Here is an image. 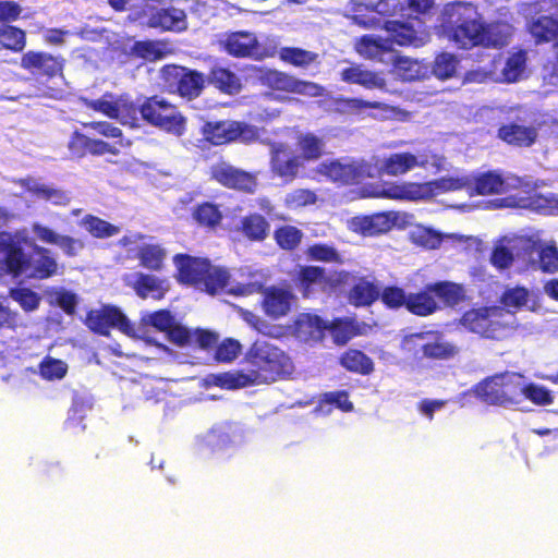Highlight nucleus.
Returning <instances> with one entry per match:
<instances>
[{"label": "nucleus", "instance_id": "1", "mask_svg": "<svg viewBox=\"0 0 558 558\" xmlns=\"http://www.w3.org/2000/svg\"><path fill=\"white\" fill-rule=\"evenodd\" d=\"M439 31L460 49L497 46L494 27L487 24L477 5L469 1H452L444 5L439 15Z\"/></svg>", "mask_w": 558, "mask_h": 558}, {"label": "nucleus", "instance_id": "2", "mask_svg": "<svg viewBox=\"0 0 558 558\" xmlns=\"http://www.w3.org/2000/svg\"><path fill=\"white\" fill-rule=\"evenodd\" d=\"M460 325L478 337L493 341H504L518 328L517 317L498 305H484L465 311L460 317Z\"/></svg>", "mask_w": 558, "mask_h": 558}, {"label": "nucleus", "instance_id": "3", "mask_svg": "<svg viewBox=\"0 0 558 558\" xmlns=\"http://www.w3.org/2000/svg\"><path fill=\"white\" fill-rule=\"evenodd\" d=\"M244 361L257 385H267L292 374L294 364L281 348L256 340L247 349Z\"/></svg>", "mask_w": 558, "mask_h": 558}, {"label": "nucleus", "instance_id": "4", "mask_svg": "<svg viewBox=\"0 0 558 558\" xmlns=\"http://www.w3.org/2000/svg\"><path fill=\"white\" fill-rule=\"evenodd\" d=\"M159 78L168 94L189 101L198 98L207 84L203 72L175 63L162 65L159 70Z\"/></svg>", "mask_w": 558, "mask_h": 558}, {"label": "nucleus", "instance_id": "5", "mask_svg": "<svg viewBox=\"0 0 558 558\" xmlns=\"http://www.w3.org/2000/svg\"><path fill=\"white\" fill-rule=\"evenodd\" d=\"M350 272L335 270L327 272L324 267L304 265L300 266L293 282L304 299L313 298L318 293H331L339 287L348 283Z\"/></svg>", "mask_w": 558, "mask_h": 558}, {"label": "nucleus", "instance_id": "6", "mask_svg": "<svg viewBox=\"0 0 558 558\" xmlns=\"http://www.w3.org/2000/svg\"><path fill=\"white\" fill-rule=\"evenodd\" d=\"M142 120L177 136L186 129V119L178 107L158 95L146 97L142 102Z\"/></svg>", "mask_w": 558, "mask_h": 558}, {"label": "nucleus", "instance_id": "7", "mask_svg": "<svg viewBox=\"0 0 558 558\" xmlns=\"http://www.w3.org/2000/svg\"><path fill=\"white\" fill-rule=\"evenodd\" d=\"M202 135L214 146L236 141L250 144L259 138V132L255 125L234 120L207 121L202 126Z\"/></svg>", "mask_w": 558, "mask_h": 558}, {"label": "nucleus", "instance_id": "8", "mask_svg": "<svg viewBox=\"0 0 558 558\" xmlns=\"http://www.w3.org/2000/svg\"><path fill=\"white\" fill-rule=\"evenodd\" d=\"M26 236L9 231L0 232V267L13 278L26 275L32 267V256L25 252Z\"/></svg>", "mask_w": 558, "mask_h": 558}, {"label": "nucleus", "instance_id": "9", "mask_svg": "<svg viewBox=\"0 0 558 558\" xmlns=\"http://www.w3.org/2000/svg\"><path fill=\"white\" fill-rule=\"evenodd\" d=\"M85 326L95 335L108 337L111 329L126 336H134L135 329L128 316L116 305L104 304L89 310L84 319Z\"/></svg>", "mask_w": 558, "mask_h": 558}, {"label": "nucleus", "instance_id": "10", "mask_svg": "<svg viewBox=\"0 0 558 558\" xmlns=\"http://www.w3.org/2000/svg\"><path fill=\"white\" fill-rule=\"evenodd\" d=\"M315 172L341 186L357 185L372 178V166L366 161L343 163L339 159L320 162Z\"/></svg>", "mask_w": 558, "mask_h": 558}, {"label": "nucleus", "instance_id": "11", "mask_svg": "<svg viewBox=\"0 0 558 558\" xmlns=\"http://www.w3.org/2000/svg\"><path fill=\"white\" fill-rule=\"evenodd\" d=\"M442 162L444 157L433 151H423L417 155L410 151L393 153L383 159L379 172L390 177H399L416 167H435L440 169Z\"/></svg>", "mask_w": 558, "mask_h": 558}, {"label": "nucleus", "instance_id": "12", "mask_svg": "<svg viewBox=\"0 0 558 558\" xmlns=\"http://www.w3.org/2000/svg\"><path fill=\"white\" fill-rule=\"evenodd\" d=\"M424 189L421 182H381L362 186L360 196L362 198L417 202L425 199Z\"/></svg>", "mask_w": 558, "mask_h": 558}, {"label": "nucleus", "instance_id": "13", "mask_svg": "<svg viewBox=\"0 0 558 558\" xmlns=\"http://www.w3.org/2000/svg\"><path fill=\"white\" fill-rule=\"evenodd\" d=\"M209 178L228 190L244 194H254L258 187L257 173L236 168L226 161L213 165Z\"/></svg>", "mask_w": 558, "mask_h": 558}, {"label": "nucleus", "instance_id": "14", "mask_svg": "<svg viewBox=\"0 0 558 558\" xmlns=\"http://www.w3.org/2000/svg\"><path fill=\"white\" fill-rule=\"evenodd\" d=\"M20 65L29 74L49 81L63 74L65 59L47 51L28 50L22 54Z\"/></svg>", "mask_w": 558, "mask_h": 558}, {"label": "nucleus", "instance_id": "15", "mask_svg": "<svg viewBox=\"0 0 558 558\" xmlns=\"http://www.w3.org/2000/svg\"><path fill=\"white\" fill-rule=\"evenodd\" d=\"M218 45L227 54L240 59L257 57L260 48L256 34L250 31L227 32Z\"/></svg>", "mask_w": 558, "mask_h": 558}, {"label": "nucleus", "instance_id": "16", "mask_svg": "<svg viewBox=\"0 0 558 558\" xmlns=\"http://www.w3.org/2000/svg\"><path fill=\"white\" fill-rule=\"evenodd\" d=\"M303 160L295 155L284 143H276L270 149V170L282 179L284 183H291L299 175Z\"/></svg>", "mask_w": 558, "mask_h": 558}, {"label": "nucleus", "instance_id": "17", "mask_svg": "<svg viewBox=\"0 0 558 558\" xmlns=\"http://www.w3.org/2000/svg\"><path fill=\"white\" fill-rule=\"evenodd\" d=\"M384 28L389 34V43L399 46L416 45L421 40L420 34L425 33L424 21L418 16L385 21Z\"/></svg>", "mask_w": 558, "mask_h": 558}, {"label": "nucleus", "instance_id": "18", "mask_svg": "<svg viewBox=\"0 0 558 558\" xmlns=\"http://www.w3.org/2000/svg\"><path fill=\"white\" fill-rule=\"evenodd\" d=\"M295 301L290 289L270 286L263 291L262 307L266 316L279 319L290 313Z\"/></svg>", "mask_w": 558, "mask_h": 558}, {"label": "nucleus", "instance_id": "19", "mask_svg": "<svg viewBox=\"0 0 558 558\" xmlns=\"http://www.w3.org/2000/svg\"><path fill=\"white\" fill-rule=\"evenodd\" d=\"M175 278L180 283L201 287V279L208 271L209 259L180 253L173 256Z\"/></svg>", "mask_w": 558, "mask_h": 558}, {"label": "nucleus", "instance_id": "20", "mask_svg": "<svg viewBox=\"0 0 558 558\" xmlns=\"http://www.w3.org/2000/svg\"><path fill=\"white\" fill-rule=\"evenodd\" d=\"M377 7L383 15L410 20L427 13L434 7V0H381Z\"/></svg>", "mask_w": 558, "mask_h": 558}, {"label": "nucleus", "instance_id": "21", "mask_svg": "<svg viewBox=\"0 0 558 558\" xmlns=\"http://www.w3.org/2000/svg\"><path fill=\"white\" fill-rule=\"evenodd\" d=\"M507 191V182L497 171H485L471 174L470 196L498 195Z\"/></svg>", "mask_w": 558, "mask_h": 558}, {"label": "nucleus", "instance_id": "22", "mask_svg": "<svg viewBox=\"0 0 558 558\" xmlns=\"http://www.w3.org/2000/svg\"><path fill=\"white\" fill-rule=\"evenodd\" d=\"M499 140L514 147H531L538 137L537 129L514 122L502 124L497 132Z\"/></svg>", "mask_w": 558, "mask_h": 558}, {"label": "nucleus", "instance_id": "23", "mask_svg": "<svg viewBox=\"0 0 558 558\" xmlns=\"http://www.w3.org/2000/svg\"><path fill=\"white\" fill-rule=\"evenodd\" d=\"M17 183L33 196L46 202H50L56 206H68L71 202V197L65 191L47 184L38 183L32 178L20 179Z\"/></svg>", "mask_w": 558, "mask_h": 558}, {"label": "nucleus", "instance_id": "24", "mask_svg": "<svg viewBox=\"0 0 558 558\" xmlns=\"http://www.w3.org/2000/svg\"><path fill=\"white\" fill-rule=\"evenodd\" d=\"M440 308L435 300L432 283H427L417 292L408 294L407 311L415 316L426 317Z\"/></svg>", "mask_w": 558, "mask_h": 558}, {"label": "nucleus", "instance_id": "25", "mask_svg": "<svg viewBox=\"0 0 558 558\" xmlns=\"http://www.w3.org/2000/svg\"><path fill=\"white\" fill-rule=\"evenodd\" d=\"M132 288L138 298L154 300H162L169 290L166 279L144 272L136 274Z\"/></svg>", "mask_w": 558, "mask_h": 558}, {"label": "nucleus", "instance_id": "26", "mask_svg": "<svg viewBox=\"0 0 558 558\" xmlns=\"http://www.w3.org/2000/svg\"><path fill=\"white\" fill-rule=\"evenodd\" d=\"M239 232L251 242H264L270 234V223L265 216L250 213L240 220Z\"/></svg>", "mask_w": 558, "mask_h": 558}, {"label": "nucleus", "instance_id": "27", "mask_svg": "<svg viewBox=\"0 0 558 558\" xmlns=\"http://www.w3.org/2000/svg\"><path fill=\"white\" fill-rule=\"evenodd\" d=\"M341 80L348 84H357L367 89L386 88V80L377 72L368 71L360 64L345 68L340 73Z\"/></svg>", "mask_w": 558, "mask_h": 558}, {"label": "nucleus", "instance_id": "28", "mask_svg": "<svg viewBox=\"0 0 558 558\" xmlns=\"http://www.w3.org/2000/svg\"><path fill=\"white\" fill-rule=\"evenodd\" d=\"M379 299V287L361 277L348 292V301L354 307H369Z\"/></svg>", "mask_w": 558, "mask_h": 558}, {"label": "nucleus", "instance_id": "29", "mask_svg": "<svg viewBox=\"0 0 558 558\" xmlns=\"http://www.w3.org/2000/svg\"><path fill=\"white\" fill-rule=\"evenodd\" d=\"M425 199L435 196L438 193L453 192L464 190L469 193L471 189V174L442 177L429 182H423Z\"/></svg>", "mask_w": 558, "mask_h": 558}, {"label": "nucleus", "instance_id": "30", "mask_svg": "<svg viewBox=\"0 0 558 558\" xmlns=\"http://www.w3.org/2000/svg\"><path fill=\"white\" fill-rule=\"evenodd\" d=\"M292 328L296 338L307 341L319 339L326 326L318 315L301 313L295 317Z\"/></svg>", "mask_w": 558, "mask_h": 558}, {"label": "nucleus", "instance_id": "31", "mask_svg": "<svg viewBox=\"0 0 558 558\" xmlns=\"http://www.w3.org/2000/svg\"><path fill=\"white\" fill-rule=\"evenodd\" d=\"M529 33L535 44H547L557 40L558 43V19L542 15L531 21L527 26ZM555 46L558 48L557 44ZM558 50L556 51V53Z\"/></svg>", "mask_w": 558, "mask_h": 558}, {"label": "nucleus", "instance_id": "32", "mask_svg": "<svg viewBox=\"0 0 558 558\" xmlns=\"http://www.w3.org/2000/svg\"><path fill=\"white\" fill-rule=\"evenodd\" d=\"M435 300L446 307H454L466 300V291L462 283L442 280L432 282Z\"/></svg>", "mask_w": 558, "mask_h": 558}, {"label": "nucleus", "instance_id": "33", "mask_svg": "<svg viewBox=\"0 0 558 558\" xmlns=\"http://www.w3.org/2000/svg\"><path fill=\"white\" fill-rule=\"evenodd\" d=\"M396 216L392 213L381 211L369 216H363L359 221V229L362 234L375 236L387 233L395 225Z\"/></svg>", "mask_w": 558, "mask_h": 558}, {"label": "nucleus", "instance_id": "34", "mask_svg": "<svg viewBox=\"0 0 558 558\" xmlns=\"http://www.w3.org/2000/svg\"><path fill=\"white\" fill-rule=\"evenodd\" d=\"M33 253L38 257L34 263L32 262V267L26 274L29 278L41 280L57 274L58 264L48 248L34 244Z\"/></svg>", "mask_w": 558, "mask_h": 558}, {"label": "nucleus", "instance_id": "35", "mask_svg": "<svg viewBox=\"0 0 558 558\" xmlns=\"http://www.w3.org/2000/svg\"><path fill=\"white\" fill-rule=\"evenodd\" d=\"M500 374L487 377L473 387L477 399L489 405L504 407Z\"/></svg>", "mask_w": 558, "mask_h": 558}, {"label": "nucleus", "instance_id": "36", "mask_svg": "<svg viewBox=\"0 0 558 558\" xmlns=\"http://www.w3.org/2000/svg\"><path fill=\"white\" fill-rule=\"evenodd\" d=\"M184 16L183 11L174 8L158 9L150 13L147 25L161 31L181 29Z\"/></svg>", "mask_w": 558, "mask_h": 558}, {"label": "nucleus", "instance_id": "37", "mask_svg": "<svg viewBox=\"0 0 558 558\" xmlns=\"http://www.w3.org/2000/svg\"><path fill=\"white\" fill-rule=\"evenodd\" d=\"M339 364L348 372L369 375L374 372V362L363 351L348 349L339 357Z\"/></svg>", "mask_w": 558, "mask_h": 558}, {"label": "nucleus", "instance_id": "38", "mask_svg": "<svg viewBox=\"0 0 558 558\" xmlns=\"http://www.w3.org/2000/svg\"><path fill=\"white\" fill-rule=\"evenodd\" d=\"M211 383L221 389L228 390L257 386L250 369L247 372L234 371L214 374L211 375Z\"/></svg>", "mask_w": 558, "mask_h": 558}, {"label": "nucleus", "instance_id": "39", "mask_svg": "<svg viewBox=\"0 0 558 558\" xmlns=\"http://www.w3.org/2000/svg\"><path fill=\"white\" fill-rule=\"evenodd\" d=\"M355 51L365 59H379L384 53L391 50L388 39L373 35H363L356 39Z\"/></svg>", "mask_w": 558, "mask_h": 558}, {"label": "nucleus", "instance_id": "40", "mask_svg": "<svg viewBox=\"0 0 558 558\" xmlns=\"http://www.w3.org/2000/svg\"><path fill=\"white\" fill-rule=\"evenodd\" d=\"M207 83L214 85L225 94H235L241 89L239 77L231 70L222 66H214L206 75Z\"/></svg>", "mask_w": 558, "mask_h": 558}, {"label": "nucleus", "instance_id": "41", "mask_svg": "<svg viewBox=\"0 0 558 558\" xmlns=\"http://www.w3.org/2000/svg\"><path fill=\"white\" fill-rule=\"evenodd\" d=\"M136 257L142 267L159 271L163 267L167 251L160 244L145 243L138 247Z\"/></svg>", "mask_w": 558, "mask_h": 558}, {"label": "nucleus", "instance_id": "42", "mask_svg": "<svg viewBox=\"0 0 558 558\" xmlns=\"http://www.w3.org/2000/svg\"><path fill=\"white\" fill-rule=\"evenodd\" d=\"M393 72L402 82H414L425 77L426 68L409 57H396Z\"/></svg>", "mask_w": 558, "mask_h": 558}, {"label": "nucleus", "instance_id": "43", "mask_svg": "<svg viewBox=\"0 0 558 558\" xmlns=\"http://www.w3.org/2000/svg\"><path fill=\"white\" fill-rule=\"evenodd\" d=\"M192 217L201 227L211 230L220 226L223 219L219 205L211 202H203L195 206Z\"/></svg>", "mask_w": 558, "mask_h": 558}, {"label": "nucleus", "instance_id": "44", "mask_svg": "<svg viewBox=\"0 0 558 558\" xmlns=\"http://www.w3.org/2000/svg\"><path fill=\"white\" fill-rule=\"evenodd\" d=\"M504 407L519 404L523 398L524 383L518 374H500Z\"/></svg>", "mask_w": 558, "mask_h": 558}, {"label": "nucleus", "instance_id": "45", "mask_svg": "<svg viewBox=\"0 0 558 558\" xmlns=\"http://www.w3.org/2000/svg\"><path fill=\"white\" fill-rule=\"evenodd\" d=\"M332 106L335 111L340 114H359L366 109H381L384 104L362 98L338 96L332 99Z\"/></svg>", "mask_w": 558, "mask_h": 558}, {"label": "nucleus", "instance_id": "46", "mask_svg": "<svg viewBox=\"0 0 558 558\" xmlns=\"http://www.w3.org/2000/svg\"><path fill=\"white\" fill-rule=\"evenodd\" d=\"M80 225L96 239H108L120 233V227L92 214L85 215Z\"/></svg>", "mask_w": 558, "mask_h": 558}, {"label": "nucleus", "instance_id": "47", "mask_svg": "<svg viewBox=\"0 0 558 558\" xmlns=\"http://www.w3.org/2000/svg\"><path fill=\"white\" fill-rule=\"evenodd\" d=\"M298 147L303 161L318 160L325 154V141L310 132L298 137Z\"/></svg>", "mask_w": 558, "mask_h": 558}, {"label": "nucleus", "instance_id": "48", "mask_svg": "<svg viewBox=\"0 0 558 558\" xmlns=\"http://www.w3.org/2000/svg\"><path fill=\"white\" fill-rule=\"evenodd\" d=\"M26 32L11 24L0 25V46L12 52H22L26 47Z\"/></svg>", "mask_w": 558, "mask_h": 558}, {"label": "nucleus", "instance_id": "49", "mask_svg": "<svg viewBox=\"0 0 558 558\" xmlns=\"http://www.w3.org/2000/svg\"><path fill=\"white\" fill-rule=\"evenodd\" d=\"M118 117L116 120L124 125L136 128L140 125L142 119V104L137 105L133 99L126 95L118 96Z\"/></svg>", "mask_w": 558, "mask_h": 558}, {"label": "nucleus", "instance_id": "50", "mask_svg": "<svg viewBox=\"0 0 558 558\" xmlns=\"http://www.w3.org/2000/svg\"><path fill=\"white\" fill-rule=\"evenodd\" d=\"M202 278L201 286L204 287L207 293L215 295L228 287L230 274L227 269L216 267L209 262L208 271H206Z\"/></svg>", "mask_w": 558, "mask_h": 558}, {"label": "nucleus", "instance_id": "51", "mask_svg": "<svg viewBox=\"0 0 558 558\" xmlns=\"http://www.w3.org/2000/svg\"><path fill=\"white\" fill-rule=\"evenodd\" d=\"M272 235L276 244L287 252L295 251L303 239L302 230L292 225L277 227Z\"/></svg>", "mask_w": 558, "mask_h": 558}, {"label": "nucleus", "instance_id": "52", "mask_svg": "<svg viewBox=\"0 0 558 558\" xmlns=\"http://www.w3.org/2000/svg\"><path fill=\"white\" fill-rule=\"evenodd\" d=\"M279 58L293 66L307 68L317 61L318 54L299 47H282L279 50Z\"/></svg>", "mask_w": 558, "mask_h": 558}, {"label": "nucleus", "instance_id": "53", "mask_svg": "<svg viewBox=\"0 0 558 558\" xmlns=\"http://www.w3.org/2000/svg\"><path fill=\"white\" fill-rule=\"evenodd\" d=\"M385 308L391 311H398L400 308L407 310L408 303V293L407 291L399 286L389 284L379 288V299H378Z\"/></svg>", "mask_w": 558, "mask_h": 558}, {"label": "nucleus", "instance_id": "54", "mask_svg": "<svg viewBox=\"0 0 558 558\" xmlns=\"http://www.w3.org/2000/svg\"><path fill=\"white\" fill-rule=\"evenodd\" d=\"M132 54L143 60L155 62L163 59L168 51L163 49L160 41L137 40L131 48Z\"/></svg>", "mask_w": 558, "mask_h": 558}, {"label": "nucleus", "instance_id": "55", "mask_svg": "<svg viewBox=\"0 0 558 558\" xmlns=\"http://www.w3.org/2000/svg\"><path fill=\"white\" fill-rule=\"evenodd\" d=\"M526 60V51L523 49L511 53L501 71L504 80L508 83L517 82L525 70Z\"/></svg>", "mask_w": 558, "mask_h": 558}, {"label": "nucleus", "instance_id": "56", "mask_svg": "<svg viewBox=\"0 0 558 558\" xmlns=\"http://www.w3.org/2000/svg\"><path fill=\"white\" fill-rule=\"evenodd\" d=\"M332 340L338 345H344L360 333L359 325L351 319H337L329 327Z\"/></svg>", "mask_w": 558, "mask_h": 558}, {"label": "nucleus", "instance_id": "57", "mask_svg": "<svg viewBox=\"0 0 558 558\" xmlns=\"http://www.w3.org/2000/svg\"><path fill=\"white\" fill-rule=\"evenodd\" d=\"M529 301V290L524 287L507 288L499 296L500 307H504L515 314Z\"/></svg>", "mask_w": 558, "mask_h": 558}, {"label": "nucleus", "instance_id": "58", "mask_svg": "<svg viewBox=\"0 0 558 558\" xmlns=\"http://www.w3.org/2000/svg\"><path fill=\"white\" fill-rule=\"evenodd\" d=\"M306 256L311 260L342 264L343 259L337 248L326 243H315L306 248Z\"/></svg>", "mask_w": 558, "mask_h": 558}, {"label": "nucleus", "instance_id": "59", "mask_svg": "<svg viewBox=\"0 0 558 558\" xmlns=\"http://www.w3.org/2000/svg\"><path fill=\"white\" fill-rule=\"evenodd\" d=\"M82 100L88 109L100 112L110 119L116 120L118 117V97L113 99V95L111 93H106L98 99L83 98Z\"/></svg>", "mask_w": 558, "mask_h": 558}, {"label": "nucleus", "instance_id": "60", "mask_svg": "<svg viewBox=\"0 0 558 558\" xmlns=\"http://www.w3.org/2000/svg\"><path fill=\"white\" fill-rule=\"evenodd\" d=\"M325 405H330L341 410L342 412H351L354 409L347 390H336L323 393L318 400V407L323 409Z\"/></svg>", "mask_w": 558, "mask_h": 558}, {"label": "nucleus", "instance_id": "61", "mask_svg": "<svg viewBox=\"0 0 558 558\" xmlns=\"http://www.w3.org/2000/svg\"><path fill=\"white\" fill-rule=\"evenodd\" d=\"M68 372V365L62 360L46 356L39 364V374L47 380L62 379Z\"/></svg>", "mask_w": 558, "mask_h": 558}, {"label": "nucleus", "instance_id": "62", "mask_svg": "<svg viewBox=\"0 0 558 558\" xmlns=\"http://www.w3.org/2000/svg\"><path fill=\"white\" fill-rule=\"evenodd\" d=\"M457 58L448 52H442L435 58L433 73L440 80H447L454 75L457 70Z\"/></svg>", "mask_w": 558, "mask_h": 558}, {"label": "nucleus", "instance_id": "63", "mask_svg": "<svg viewBox=\"0 0 558 558\" xmlns=\"http://www.w3.org/2000/svg\"><path fill=\"white\" fill-rule=\"evenodd\" d=\"M10 295L25 312L37 310L41 301L37 292L26 287L12 289Z\"/></svg>", "mask_w": 558, "mask_h": 558}, {"label": "nucleus", "instance_id": "64", "mask_svg": "<svg viewBox=\"0 0 558 558\" xmlns=\"http://www.w3.org/2000/svg\"><path fill=\"white\" fill-rule=\"evenodd\" d=\"M215 359L220 363H230L241 353V343L233 338H226L215 347Z\"/></svg>", "mask_w": 558, "mask_h": 558}]
</instances>
